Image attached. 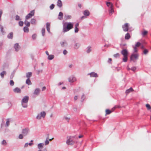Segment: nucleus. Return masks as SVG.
<instances>
[{
	"label": "nucleus",
	"instance_id": "cd10ccee",
	"mask_svg": "<svg viewBox=\"0 0 151 151\" xmlns=\"http://www.w3.org/2000/svg\"><path fill=\"white\" fill-rule=\"evenodd\" d=\"M130 38V36L129 33H127L125 35V38L126 40H128Z\"/></svg>",
	"mask_w": 151,
	"mask_h": 151
},
{
	"label": "nucleus",
	"instance_id": "a18cd8bd",
	"mask_svg": "<svg viewBox=\"0 0 151 151\" xmlns=\"http://www.w3.org/2000/svg\"><path fill=\"white\" fill-rule=\"evenodd\" d=\"M24 22L23 21H20L19 22V24L20 26L22 27L23 26Z\"/></svg>",
	"mask_w": 151,
	"mask_h": 151
},
{
	"label": "nucleus",
	"instance_id": "5fc2aeb1",
	"mask_svg": "<svg viewBox=\"0 0 151 151\" xmlns=\"http://www.w3.org/2000/svg\"><path fill=\"white\" fill-rule=\"evenodd\" d=\"M15 19L17 21L20 20L19 17L18 15H16Z\"/></svg>",
	"mask_w": 151,
	"mask_h": 151
},
{
	"label": "nucleus",
	"instance_id": "bf43d9fd",
	"mask_svg": "<svg viewBox=\"0 0 151 151\" xmlns=\"http://www.w3.org/2000/svg\"><path fill=\"white\" fill-rule=\"evenodd\" d=\"M67 52H68L67 51V50H64L63 51V53L64 55H65L67 53Z\"/></svg>",
	"mask_w": 151,
	"mask_h": 151
},
{
	"label": "nucleus",
	"instance_id": "c85d7f7f",
	"mask_svg": "<svg viewBox=\"0 0 151 151\" xmlns=\"http://www.w3.org/2000/svg\"><path fill=\"white\" fill-rule=\"evenodd\" d=\"M26 83L28 85H31L32 84L29 78H27L26 80Z\"/></svg>",
	"mask_w": 151,
	"mask_h": 151
},
{
	"label": "nucleus",
	"instance_id": "b1692460",
	"mask_svg": "<svg viewBox=\"0 0 151 151\" xmlns=\"http://www.w3.org/2000/svg\"><path fill=\"white\" fill-rule=\"evenodd\" d=\"M13 37V33L12 32H11L7 35V37L9 39H12Z\"/></svg>",
	"mask_w": 151,
	"mask_h": 151
},
{
	"label": "nucleus",
	"instance_id": "864d4df0",
	"mask_svg": "<svg viewBox=\"0 0 151 151\" xmlns=\"http://www.w3.org/2000/svg\"><path fill=\"white\" fill-rule=\"evenodd\" d=\"M30 142H30V143H28V145H29V146H31L32 145H33V140H31L30 141Z\"/></svg>",
	"mask_w": 151,
	"mask_h": 151
},
{
	"label": "nucleus",
	"instance_id": "1a4fd4ad",
	"mask_svg": "<svg viewBox=\"0 0 151 151\" xmlns=\"http://www.w3.org/2000/svg\"><path fill=\"white\" fill-rule=\"evenodd\" d=\"M60 43L61 46L62 47H67L68 45L67 42L65 40L61 41Z\"/></svg>",
	"mask_w": 151,
	"mask_h": 151
},
{
	"label": "nucleus",
	"instance_id": "9d476101",
	"mask_svg": "<svg viewBox=\"0 0 151 151\" xmlns=\"http://www.w3.org/2000/svg\"><path fill=\"white\" fill-rule=\"evenodd\" d=\"M14 47L15 49V50L16 52H18L20 48V46L19 45V44L17 43L15 44Z\"/></svg>",
	"mask_w": 151,
	"mask_h": 151
},
{
	"label": "nucleus",
	"instance_id": "4be33fe9",
	"mask_svg": "<svg viewBox=\"0 0 151 151\" xmlns=\"http://www.w3.org/2000/svg\"><path fill=\"white\" fill-rule=\"evenodd\" d=\"M40 91V89L39 88H36L34 92V94H37L39 93Z\"/></svg>",
	"mask_w": 151,
	"mask_h": 151
},
{
	"label": "nucleus",
	"instance_id": "412c9836",
	"mask_svg": "<svg viewBox=\"0 0 151 151\" xmlns=\"http://www.w3.org/2000/svg\"><path fill=\"white\" fill-rule=\"evenodd\" d=\"M112 111L109 109H106L105 110V115H109L111 113Z\"/></svg>",
	"mask_w": 151,
	"mask_h": 151
},
{
	"label": "nucleus",
	"instance_id": "20e7f679",
	"mask_svg": "<svg viewBox=\"0 0 151 151\" xmlns=\"http://www.w3.org/2000/svg\"><path fill=\"white\" fill-rule=\"evenodd\" d=\"M122 54L123 55L124 58H123V60L124 62H126L127 61L128 55V52L127 50L124 49L121 51Z\"/></svg>",
	"mask_w": 151,
	"mask_h": 151
},
{
	"label": "nucleus",
	"instance_id": "603ef678",
	"mask_svg": "<svg viewBox=\"0 0 151 151\" xmlns=\"http://www.w3.org/2000/svg\"><path fill=\"white\" fill-rule=\"evenodd\" d=\"M79 31V29L77 27H75V32L76 33H77Z\"/></svg>",
	"mask_w": 151,
	"mask_h": 151
},
{
	"label": "nucleus",
	"instance_id": "bb28decb",
	"mask_svg": "<svg viewBox=\"0 0 151 151\" xmlns=\"http://www.w3.org/2000/svg\"><path fill=\"white\" fill-rule=\"evenodd\" d=\"M27 20L25 19L24 22V24L26 25V26L29 27L30 26V23L29 22H28Z\"/></svg>",
	"mask_w": 151,
	"mask_h": 151
},
{
	"label": "nucleus",
	"instance_id": "2eb2a0df",
	"mask_svg": "<svg viewBox=\"0 0 151 151\" xmlns=\"http://www.w3.org/2000/svg\"><path fill=\"white\" fill-rule=\"evenodd\" d=\"M13 91L15 93H20L21 91L20 89L18 87L14 89Z\"/></svg>",
	"mask_w": 151,
	"mask_h": 151
},
{
	"label": "nucleus",
	"instance_id": "72a5a7b5",
	"mask_svg": "<svg viewBox=\"0 0 151 151\" xmlns=\"http://www.w3.org/2000/svg\"><path fill=\"white\" fill-rule=\"evenodd\" d=\"M0 29H1V32L2 33L3 35H4L5 33V32L3 30V27L2 26L0 25Z\"/></svg>",
	"mask_w": 151,
	"mask_h": 151
},
{
	"label": "nucleus",
	"instance_id": "6ab92c4d",
	"mask_svg": "<svg viewBox=\"0 0 151 151\" xmlns=\"http://www.w3.org/2000/svg\"><path fill=\"white\" fill-rule=\"evenodd\" d=\"M83 14L85 16H88L90 15V12L87 10H85Z\"/></svg>",
	"mask_w": 151,
	"mask_h": 151
},
{
	"label": "nucleus",
	"instance_id": "473e14b6",
	"mask_svg": "<svg viewBox=\"0 0 151 151\" xmlns=\"http://www.w3.org/2000/svg\"><path fill=\"white\" fill-rule=\"evenodd\" d=\"M23 30L25 32H28L29 31V28L27 27H24L23 28Z\"/></svg>",
	"mask_w": 151,
	"mask_h": 151
},
{
	"label": "nucleus",
	"instance_id": "6e6552de",
	"mask_svg": "<svg viewBox=\"0 0 151 151\" xmlns=\"http://www.w3.org/2000/svg\"><path fill=\"white\" fill-rule=\"evenodd\" d=\"M138 55L137 54H132L131 57V60L133 61L135 59H138Z\"/></svg>",
	"mask_w": 151,
	"mask_h": 151
},
{
	"label": "nucleus",
	"instance_id": "c03bdc74",
	"mask_svg": "<svg viewBox=\"0 0 151 151\" xmlns=\"http://www.w3.org/2000/svg\"><path fill=\"white\" fill-rule=\"evenodd\" d=\"M24 135L22 134H19L18 138L19 139H22L23 138Z\"/></svg>",
	"mask_w": 151,
	"mask_h": 151
},
{
	"label": "nucleus",
	"instance_id": "393cba45",
	"mask_svg": "<svg viewBox=\"0 0 151 151\" xmlns=\"http://www.w3.org/2000/svg\"><path fill=\"white\" fill-rule=\"evenodd\" d=\"M6 73L5 71L2 72L0 74V75L2 78H3L4 75H6Z\"/></svg>",
	"mask_w": 151,
	"mask_h": 151
},
{
	"label": "nucleus",
	"instance_id": "c9c22d12",
	"mask_svg": "<svg viewBox=\"0 0 151 151\" xmlns=\"http://www.w3.org/2000/svg\"><path fill=\"white\" fill-rule=\"evenodd\" d=\"M91 47L90 46L88 47L87 48V50L86 52L87 53H90L91 51Z\"/></svg>",
	"mask_w": 151,
	"mask_h": 151
},
{
	"label": "nucleus",
	"instance_id": "4468645a",
	"mask_svg": "<svg viewBox=\"0 0 151 151\" xmlns=\"http://www.w3.org/2000/svg\"><path fill=\"white\" fill-rule=\"evenodd\" d=\"M57 5L60 8L62 6V3L61 0H58L57 1Z\"/></svg>",
	"mask_w": 151,
	"mask_h": 151
},
{
	"label": "nucleus",
	"instance_id": "aec40b11",
	"mask_svg": "<svg viewBox=\"0 0 151 151\" xmlns=\"http://www.w3.org/2000/svg\"><path fill=\"white\" fill-rule=\"evenodd\" d=\"M63 16V14L62 12H59L58 15V19L60 20H62Z\"/></svg>",
	"mask_w": 151,
	"mask_h": 151
},
{
	"label": "nucleus",
	"instance_id": "3c124183",
	"mask_svg": "<svg viewBox=\"0 0 151 151\" xmlns=\"http://www.w3.org/2000/svg\"><path fill=\"white\" fill-rule=\"evenodd\" d=\"M14 82L12 80H11L10 81V84L11 86H13L14 85Z\"/></svg>",
	"mask_w": 151,
	"mask_h": 151
},
{
	"label": "nucleus",
	"instance_id": "a19ab883",
	"mask_svg": "<svg viewBox=\"0 0 151 151\" xmlns=\"http://www.w3.org/2000/svg\"><path fill=\"white\" fill-rule=\"evenodd\" d=\"M6 142L5 140H3L1 142V144L4 146L6 145Z\"/></svg>",
	"mask_w": 151,
	"mask_h": 151
},
{
	"label": "nucleus",
	"instance_id": "774afa93",
	"mask_svg": "<svg viewBox=\"0 0 151 151\" xmlns=\"http://www.w3.org/2000/svg\"><path fill=\"white\" fill-rule=\"evenodd\" d=\"M83 135L80 134L78 136V137L79 138H81L83 137Z\"/></svg>",
	"mask_w": 151,
	"mask_h": 151
},
{
	"label": "nucleus",
	"instance_id": "e2e57ef3",
	"mask_svg": "<svg viewBox=\"0 0 151 151\" xmlns=\"http://www.w3.org/2000/svg\"><path fill=\"white\" fill-rule=\"evenodd\" d=\"M37 74L38 75H39L40 73H42V70H37Z\"/></svg>",
	"mask_w": 151,
	"mask_h": 151
},
{
	"label": "nucleus",
	"instance_id": "423d86ee",
	"mask_svg": "<svg viewBox=\"0 0 151 151\" xmlns=\"http://www.w3.org/2000/svg\"><path fill=\"white\" fill-rule=\"evenodd\" d=\"M35 14V10H33L26 15L25 17V19H28L33 16Z\"/></svg>",
	"mask_w": 151,
	"mask_h": 151
},
{
	"label": "nucleus",
	"instance_id": "de8ad7c7",
	"mask_svg": "<svg viewBox=\"0 0 151 151\" xmlns=\"http://www.w3.org/2000/svg\"><path fill=\"white\" fill-rule=\"evenodd\" d=\"M112 59L111 58H109L108 60L107 61V62L109 64L112 63Z\"/></svg>",
	"mask_w": 151,
	"mask_h": 151
},
{
	"label": "nucleus",
	"instance_id": "8fccbe9b",
	"mask_svg": "<svg viewBox=\"0 0 151 151\" xmlns=\"http://www.w3.org/2000/svg\"><path fill=\"white\" fill-rule=\"evenodd\" d=\"M37 35L36 34H33L32 36V38L33 40H35L36 38Z\"/></svg>",
	"mask_w": 151,
	"mask_h": 151
},
{
	"label": "nucleus",
	"instance_id": "4d7b16f0",
	"mask_svg": "<svg viewBox=\"0 0 151 151\" xmlns=\"http://www.w3.org/2000/svg\"><path fill=\"white\" fill-rule=\"evenodd\" d=\"M137 47L134 46L133 47L134 51L135 52H136L137 51Z\"/></svg>",
	"mask_w": 151,
	"mask_h": 151
},
{
	"label": "nucleus",
	"instance_id": "13d9d810",
	"mask_svg": "<svg viewBox=\"0 0 151 151\" xmlns=\"http://www.w3.org/2000/svg\"><path fill=\"white\" fill-rule=\"evenodd\" d=\"M46 28L50 27V23L47 22L46 23Z\"/></svg>",
	"mask_w": 151,
	"mask_h": 151
},
{
	"label": "nucleus",
	"instance_id": "39448f33",
	"mask_svg": "<svg viewBox=\"0 0 151 151\" xmlns=\"http://www.w3.org/2000/svg\"><path fill=\"white\" fill-rule=\"evenodd\" d=\"M71 136H70L66 141V144L68 145H72L75 143V141L71 139Z\"/></svg>",
	"mask_w": 151,
	"mask_h": 151
},
{
	"label": "nucleus",
	"instance_id": "ea45409f",
	"mask_svg": "<svg viewBox=\"0 0 151 151\" xmlns=\"http://www.w3.org/2000/svg\"><path fill=\"white\" fill-rule=\"evenodd\" d=\"M36 20L34 19H32L31 20V23L32 24H35Z\"/></svg>",
	"mask_w": 151,
	"mask_h": 151
},
{
	"label": "nucleus",
	"instance_id": "680f3d73",
	"mask_svg": "<svg viewBox=\"0 0 151 151\" xmlns=\"http://www.w3.org/2000/svg\"><path fill=\"white\" fill-rule=\"evenodd\" d=\"M64 118L66 120H67L68 122L69 120L70 119L69 118L65 116H64Z\"/></svg>",
	"mask_w": 151,
	"mask_h": 151
},
{
	"label": "nucleus",
	"instance_id": "338daca9",
	"mask_svg": "<svg viewBox=\"0 0 151 151\" xmlns=\"http://www.w3.org/2000/svg\"><path fill=\"white\" fill-rule=\"evenodd\" d=\"M28 143L27 142L24 145V147H28Z\"/></svg>",
	"mask_w": 151,
	"mask_h": 151
},
{
	"label": "nucleus",
	"instance_id": "f03ea898",
	"mask_svg": "<svg viewBox=\"0 0 151 151\" xmlns=\"http://www.w3.org/2000/svg\"><path fill=\"white\" fill-rule=\"evenodd\" d=\"M29 99V97L27 96H24L22 99L21 103L22 106L24 108H26L27 106V103Z\"/></svg>",
	"mask_w": 151,
	"mask_h": 151
},
{
	"label": "nucleus",
	"instance_id": "37998d69",
	"mask_svg": "<svg viewBox=\"0 0 151 151\" xmlns=\"http://www.w3.org/2000/svg\"><path fill=\"white\" fill-rule=\"evenodd\" d=\"M146 106L148 110H150L151 109V106L148 104H147L146 105Z\"/></svg>",
	"mask_w": 151,
	"mask_h": 151
},
{
	"label": "nucleus",
	"instance_id": "09e8293b",
	"mask_svg": "<svg viewBox=\"0 0 151 151\" xmlns=\"http://www.w3.org/2000/svg\"><path fill=\"white\" fill-rule=\"evenodd\" d=\"M55 7V5L53 4H52L50 6V8L51 10L54 9Z\"/></svg>",
	"mask_w": 151,
	"mask_h": 151
},
{
	"label": "nucleus",
	"instance_id": "f3484780",
	"mask_svg": "<svg viewBox=\"0 0 151 151\" xmlns=\"http://www.w3.org/2000/svg\"><path fill=\"white\" fill-rule=\"evenodd\" d=\"M44 145V144L43 143H39L37 145V147L39 149H40L43 147Z\"/></svg>",
	"mask_w": 151,
	"mask_h": 151
},
{
	"label": "nucleus",
	"instance_id": "f704fd0d",
	"mask_svg": "<svg viewBox=\"0 0 151 151\" xmlns=\"http://www.w3.org/2000/svg\"><path fill=\"white\" fill-rule=\"evenodd\" d=\"M54 58V56L53 55H49L48 57V59L49 60H52Z\"/></svg>",
	"mask_w": 151,
	"mask_h": 151
},
{
	"label": "nucleus",
	"instance_id": "79ce46f5",
	"mask_svg": "<svg viewBox=\"0 0 151 151\" xmlns=\"http://www.w3.org/2000/svg\"><path fill=\"white\" fill-rule=\"evenodd\" d=\"M45 29L44 28H42V35L43 36H45Z\"/></svg>",
	"mask_w": 151,
	"mask_h": 151
},
{
	"label": "nucleus",
	"instance_id": "0eeeda50",
	"mask_svg": "<svg viewBox=\"0 0 151 151\" xmlns=\"http://www.w3.org/2000/svg\"><path fill=\"white\" fill-rule=\"evenodd\" d=\"M29 131V129L28 128H26L24 129H23L22 130V133L24 136H26L27 135L28 132Z\"/></svg>",
	"mask_w": 151,
	"mask_h": 151
},
{
	"label": "nucleus",
	"instance_id": "a211bd4d",
	"mask_svg": "<svg viewBox=\"0 0 151 151\" xmlns=\"http://www.w3.org/2000/svg\"><path fill=\"white\" fill-rule=\"evenodd\" d=\"M80 46V44L78 43H76L74 45V47L75 49H78Z\"/></svg>",
	"mask_w": 151,
	"mask_h": 151
},
{
	"label": "nucleus",
	"instance_id": "f8f14e48",
	"mask_svg": "<svg viewBox=\"0 0 151 151\" xmlns=\"http://www.w3.org/2000/svg\"><path fill=\"white\" fill-rule=\"evenodd\" d=\"M90 75V77H93L97 78L98 77V75L97 73H95L94 72H92L90 73H88V75Z\"/></svg>",
	"mask_w": 151,
	"mask_h": 151
},
{
	"label": "nucleus",
	"instance_id": "0e129e2a",
	"mask_svg": "<svg viewBox=\"0 0 151 151\" xmlns=\"http://www.w3.org/2000/svg\"><path fill=\"white\" fill-rule=\"evenodd\" d=\"M119 53H117L114 55V56L116 58L118 57L119 56Z\"/></svg>",
	"mask_w": 151,
	"mask_h": 151
},
{
	"label": "nucleus",
	"instance_id": "7c9ffc66",
	"mask_svg": "<svg viewBox=\"0 0 151 151\" xmlns=\"http://www.w3.org/2000/svg\"><path fill=\"white\" fill-rule=\"evenodd\" d=\"M49 137H46V140L45 141V145H46L49 144Z\"/></svg>",
	"mask_w": 151,
	"mask_h": 151
},
{
	"label": "nucleus",
	"instance_id": "ddd939ff",
	"mask_svg": "<svg viewBox=\"0 0 151 151\" xmlns=\"http://www.w3.org/2000/svg\"><path fill=\"white\" fill-rule=\"evenodd\" d=\"M68 81L70 83H73L76 81V78L74 76L68 78Z\"/></svg>",
	"mask_w": 151,
	"mask_h": 151
},
{
	"label": "nucleus",
	"instance_id": "9b49d317",
	"mask_svg": "<svg viewBox=\"0 0 151 151\" xmlns=\"http://www.w3.org/2000/svg\"><path fill=\"white\" fill-rule=\"evenodd\" d=\"M129 25L128 24L126 23L122 26V28L123 30L125 32L128 31V30Z\"/></svg>",
	"mask_w": 151,
	"mask_h": 151
},
{
	"label": "nucleus",
	"instance_id": "dca6fc26",
	"mask_svg": "<svg viewBox=\"0 0 151 151\" xmlns=\"http://www.w3.org/2000/svg\"><path fill=\"white\" fill-rule=\"evenodd\" d=\"M11 119L8 118L6 119V123L5 126L8 127L10 125V121Z\"/></svg>",
	"mask_w": 151,
	"mask_h": 151
},
{
	"label": "nucleus",
	"instance_id": "2f4dec72",
	"mask_svg": "<svg viewBox=\"0 0 151 151\" xmlns=\"http://www.w3.org/2000/svg\"><path fill=\"white\" fill-rule=\"evenodd\" d=\"M148 33V32L147 31L144 30V31L142 32V34L143 36H146Z\"/></svg>",
	"mask_w": 151,
	"mask_h": 151
},
{
	"label": "nucleus",
	"instance_id": "69168bd1",
	"mask_svg": "<svg viewBox=\"0 0 151 151\" xmlns=\"http://www.w3.org/2000/svg\"><path fill=\"white\" fill-rule=\"evenodd\" d=\"M136 69V68L135 67H133L131 68V70L133 71H135Z\"/></svg>",
	"mask_w": 151,
	"mask_h": 151
},
{
	"label": "nucleus",
	"instance_id": "a878e982",
	"mask_svg": "<svg viewBox=\"0 0 151 151\" xmlns=\"http://www.w3.org/2000/svg\"><path fill=\"white\" fill-rule=\"evenodd\" d=\"M134 91V90L132 88H130L128 89L126 91V93L127 94L130 93V92H132Z\"/></svg>",
	"mask_w": 151,
	"mask_h": 151
},
{
	"label": "nucleus",
	"instance_id": "4c0bfd02",
	"mask_svg": "<svg viewBox=\"0 0 151 151\" xmlns=\"http://www.w3.org/2000/svg\"><path fill=\"white\" fill-rule=\"evenodd\" d=\"M41 117H42V116L41 115H40V114H38L37 115L36 117V118L37 119L40 120L41 119Z\"/></svg>",
	"mask_w": 151,
	"mask_h": 151
},
{
	"label": "nucleus",
	"instance_id": "e433bc0d",
	"mask_svg": "<svg viewBox=\"0 0 151 151\" xmlns=\"http://www.w3.org/2000/svg\"><path fill=\"white\" fill-rule=\"evenodd\" d=\"M71 16L70 15H65V20H67V19H71Z\"/></svg>",
	"mask_w": 151,
	"mask_h": 151
},
{
	"label": "nucleus",
	"instance_id": "6e6d98bb",
	"mask_svg": "<svg viewBox=\"0 0 151 151\" xmlns=\"http://www.w3.org/2000/svg\"><path fill=\"white\" fill-rule=\"evenodd\" d=\"M4 119H3L2 120V123L1 124V128H2L3 125L4 124Z\"/></svg>",
	"mask_w": 151,
	"mask_h": 151
},
{
	"label": "nucleus",
	"instance_id": "7ed1b4c3",
	"mask_svg": "<svg viewBox=\"0 0 151 151\" xmlns=\"http://www.w3.org/2000/svg\"><path fill=\"white\" fill-rule=\"evenodd\" d=\"M106 5L108 7V11L109 12V14L110 16L112 15L113 12V5L112 3L110 2H106Z\"/></svg>",
	"mask_w": 151,
	"mask_h": 151
},
{
	"label": "nucleus",
	"instance_id": "49530a36",
	"mask_svg": "<svg viewBox=\"0 0 151 151\" xmlns=\"http://www.w3.org/2000/svg\"><path fill=\"white\" fill-rule=\"evenodd\" d=\"M141 44L139 42H138L135 45V46L137 47H139L141 45Z\"/></svg>",
	"mask_w": 151,
	"mask_h": 151
},
{
	"label": "nucleus",
	"instance_id": "052dcab7",
	"mask_svg": "<svg viewBox=\"0 0 151 151\" xmlns=\"http://www.w3.org/2000/svg\"><path fill=\"white\" fill-rule=\"evenodd\" d=\"M148 52V50L147 49H145L144 50L143 52L145 54H146Z\"/></svg>",
	"mask_w": 151,
	"mask_h": 151
},
{
	"label": "nucleus",
	"instance_id": "58836bf2",
	"mask_svg": "<svg viewBox=\"0 0 151 151\" xmlns=\"http://www.w3.org/2000/svg\"><path fill=\"white\" fill-rule=\"evenodd\" d=\"M81 101L83 102L86 98L85 95H81Z\"/></svg>",
	"mask_w": 151,
	"mask_h": 151
},
{
	"label": "nucleus",
	"instance_id": "c756f323",
	"mask_svg": "<svg viewBox=\"0 0 151 151\" xmlns=\"http://www.w3.org/2000/svg\"><path fill=\"white\" fill-rule=\"evenodd\" d=\"M40 114V115H41V116H42L43 118L45 117L46 114V112L45 111L41 112Z\"/></svg>",
	"mask_w": 151,
	"mask_h": 151
},
{
	"label": "nucleus",
	"instance_id": "5701e85b",
	"mask_svg": "<svg viewBox=\"0 0 151 151\" xmlns=\"http://www.w3.org/2000/svg\"><path fill=\"white\" fill-rule=\"evenodd\" d=\"M32 76V73L31 72H29L27 73L26 74V77L27 78H29Z\"/></svg>",
	"mask_w": 151,
	"mask_h": 151
},
{
	"label": "nucleus",
	"instance_id": "f257e3e1",
	"mask_svg": "<svg viewBox=\"0 0 151 151\" xmlns=\"http://www.w3.org/2000/svg\"><path fill=\"white\" fill-rule=\"evenodd\" d=\"M73 24L71 22H65L63 23V32L65 33L73 28Z\"/></svg>",
	"mask_w": 151,
	"mask_h": 151
}]
</instances>
